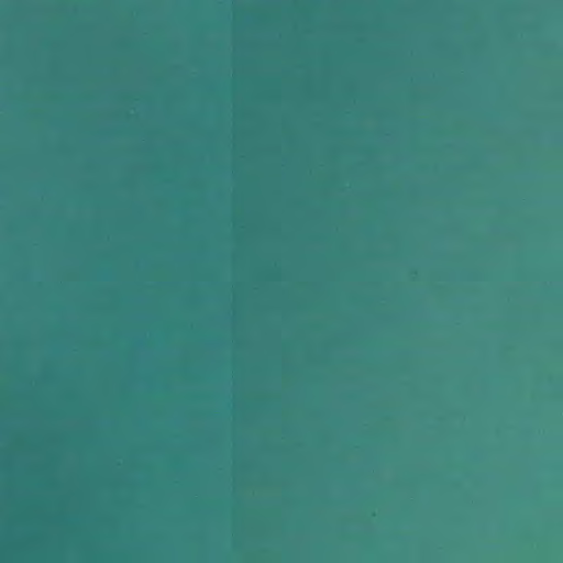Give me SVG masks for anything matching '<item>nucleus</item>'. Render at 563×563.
Segmentation results:
<instances>
[{"mask_svg": "<svg viewBox=\"0 0 563 563\" xmlns=\"http://www.w3.org/2000/svg\"><path fill=\"white\" fill-rule=\"evenodd\" d=\"M343 153H352V0H343Z\"/></svg>", "mask_w": 563, "mask_h": 563, "instance_id": "f257e3e1", "label": "nucleus"}, {"mask_svg": "<svg viewBox=\"0 0 563 563\" xmlns=\"http://www.w3.org/2000/svg\"><path fill=\"white\" fill-rule=\"evenodd\" d=\"M353 106H360L358 100L356 99V93L354 92V102Z\"/></svg>", "mask_w": 563, "mask_h": 563, "instance_id": "f03ea898", "label": "nucleus"}]
</instances>
